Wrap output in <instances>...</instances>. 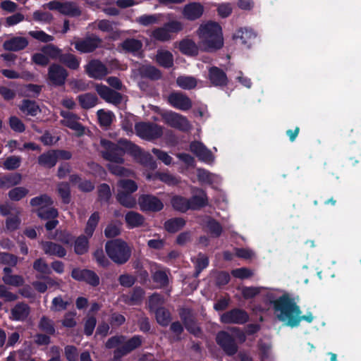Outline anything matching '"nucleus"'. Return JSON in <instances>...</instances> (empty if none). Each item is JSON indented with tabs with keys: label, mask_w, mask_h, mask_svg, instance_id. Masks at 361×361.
I'll return each mask as SVG.
<instances>
[{
	"label": "nucleus",
	"mask_w": 361,
	"mask_h": 361,
	"mask_svg": "<svg viewBox=\"0 0 361 361\" xmlns=\"http://www.w3.org/2000/svg\"><path fill=\"white\" fill-rule=\"evenodd\" d=\"M271 304L276 317L290 327L298 326L302 320L312 322L314 319L311 312L302 316L299 306L288 295H283L271 301Z\"/></svg>",
	"instance_id": "f257e3e1"
},
{
	"label": "nucleus",
	"mask_w": 361,
	"mask_h": 361,
	"mask_svg": "<svg viewBox=\"0 0 361 361\" xmlns=\"http://www.w3.org/2000/svg\"><path fill=\"white\" fill-rule=\"evenodd\" d=\"M199 46L206 51H214L224 45L221 26L215 22H207L200 25L196 31Z\"/></svg>",
	"instance_id": "f03ea898"
},
{
	"label": "nucleus",
	"mask_w": 361,
	"mask_h": 361,
	"mask_svg": "<svg viewBox=\"0 0 361 361\" xmlns=\"http://www.w3.org/2000/svg\"><path fill=\"white\" fill-rule=\"evenodd\" d=\"M100 144L104 148L102 151V157L110 162L107 164V168L112 174L124 177L133 176V171L116 164H123L124 162L123 158L124 150L123 148L105 139H102Z\"/></svg>",
	"instance_id": "7ed1b4c3"
},
{
	"label": "nucleus",
	"mask_w": 361,
	"mask_h": 361,
	"mask_svg": "<svg viewBox=\"0 0 361 361\" xmlns=\"http://www.w3.org/2000/svg\"><path fill=\"white\" fill-rule=\"evenodd\" d=\"M105 250L109 257L118 264H125L131 256V248L121 239L108 241Z\"/></svg>",
	"instance_id": "20e7f679"
},
{
	"label": "nucleus",
	"mask_w": 361,
	"mask_h": 361,
	"mask_svg": "<svg viewBox=\"0 0 361 361\" xmlns=\"http://www.w3.org/2000/svg\"><path fill=\"white\" fill-rule=\"evenodd\" d=\"M183 29L182 22L173 20L165 23L163 26L154 28L150 32V37L156 41L165 42L171 40L173 33H178Z\"/></svg>",
	"instance_id": "39448f33"
},
{
	"label": "nucleus",
	"mask_w": 361,
	"mask_h": 361,
	"mask_svg": "<svg viewBox=\"0 0 361 361\" xmlns=\"http://www.w3.org/2000/svg\"><path fill=\"white\" fill-rule=\"evenodd\" d=\"M135 130L140 137L146 140H156L163 135V128L154 123H137L135 126Z\"/></svg>",
	"instance_id": "423d86ee"
},
{
	"label": "nucleus",
	"mask_w": 361,
	"mask_h": 361,
	"mask_svg": "<svg viewBox=\"0 0 361 361\" xmlns=\"http://www.w3.org/2000/svg\"><path fill=\"white\" fill-rule=\"evenodd\" d=\"M50 10H56L61 13L71 17L79 16L81 14L80 8L73 2L52 1L46 4Z\"/></svg>",
	"instance_id": "0eeeda50"
},
{
	"label": "nucleus",
	"mask_w": 361,
	"mask_h": 361,
	"mask_svg": "<svg viewBox=\"0 0 361 361\" xmlns=\"http://www.w3.org/2000/svg\"><path fill=\"white\" fill-rule=\"evenodd\" d=\"M164 122L170 126L182 131H188L192 126L186 117L177 113L169 112L164 114Z\"/></svg>",
	"instance_id": "6e6552de"
},
{
	"label": "nucleus",
	"mask_w": 361,
	"mask_h": 361,
	"mask_svg": "<svg viewBox=\"0 0 361 361\" xmlns=\"http://www.w3.org/2000/svg\"><path fill=\"white\" fill-rule=\"evenodd\" d=\"M248 319L247 313L238 308L228 311L221 316V322L224 324H243L247 322Z\"/></svg>",
	"instance_id": "1a4fd4ad"
},
{
	"label": "nucleus",
	"mask_w": 361,
	"mask_h": 361,
	"mask_svg": "<svg viewBox=\"0 0 361 361\" xmlns=\"http://www.w3.org/2000/svg\"><path fill=\"white\" fill-rule=\"evenodd\" d=\"M140 208L142 211L159 212L164 207L162 202L152 195H142L138 198Z\"/></svg>",
	"instance_id": "9d476101"
},
{
	"label": "nucleus",
	"mask_w": 361,
	"mask_h": 361,
	"mask_svg": "<svg viewBox=\"0 0 361 361\" xmlns=\"http://www.w3.org/2000/svg\"><path fill=\"white\" fill-rule=\"evenodd\" d=\"M71 276L76 281H85L92 286L99 284V278L95 272L89 269H73Z\"/></svg>",
	"instance_id": "9b49d317"
},
{
	"label": "nucleus",
	"mask_w": 361,
	"mask_h": 361,
	"mask_svg": "<svg viewBox=\"0 0 361 361\" xmlns=\"http://www.w3.org/2000/svg\"><path fill=\"white\" fill-rule=\"evenodd\" d=\"M68 73L62 66L53 63L48 69V79L56 86H61L65 83Z\"/></svg>",
	"instance_id": "f8f14e48"
},
{
	"label": "nucleus",
	"mask_w": 361,
	"mask_h": 361,
	"mask_svg": "<svg viewBox=\"0 0 361 361\" xmlns=\"http://www.w3.org/2000/svg\"><path fill=\"white\" fill-rule=\"evenodd\" d=\"M168 102L173 107L183 111L188 110L192 107L190 99L179 92L171 93L168 97Z\"/></svg>",
	"instance_id": "ddd939ff"
},
{
	"label": "nucleus",
	"mask_w": 361,
	"mask_h": 361,
	"mask_svg": "<svg viewBox=\"0 0 361 361\" xmlns=\"http://www.w3.org/2000/svg\"><path fill=\"white\" fill-rule=\"evenodd\" d=\"M216 340L226 354L231 355L237 352V345L234 339L228 333L225 331L219 332Z\"/></svg>",
	"instance_id": "4468645a"
},
{
	"label": "nucleus",
	"mask_w": 361,
	"mask_h": 361,
	"mask_svg": "<svg viewBox=\"0 0 361 361\" xmlns=\"http://www.w3.org/2000/svg\"><path fill=\"white\" fill-rule=\"evenodd\" d=\"M30 314V306L23 302L16 303L10 311L9 319L12 321L23 322Z\"/></svg>",
	"instance_id": "2eb2a0df"
},
{
	"label": "nucleus",
	"mask_w": 361,
	"mask_h": 361,
	"mask_svg": "<svg viewBox=\"0 0 361 361\" xmlns=\"http://www.w3.org/2000/svg\"><path fill=\"white\" fill-rule=\"evenodd\" d=\"M102 39L97 37H88L75 42V48L81 53L92 52L101 44Z\"/></svg>",
	"instance_id": "dca6fc26"
},
{
	"label": "nucleus",
	"mask_w": 361,
	"mask_h": 361,
	"mask_svg": "<svg viewBox=\"0 0 361 361\" xmlns=\"http://www.w3.org/2000/svg\"><path fill=\"white\" fill-rule=\"evenodd\" d=\"M190 150L193 152L200 160L212 164L214 161V157L211 152L202 142H193L190 144Z\"/></svg>",
	"instance_id": "f3484780"
},
{
	"label": "nucleus",
	"mask_w": 361,
	"mask_h": 361,
	"mask_svg": "<svg viewBox=\"0 0 361 361\" xmlns=\"http://www.w3.org/2000/svg\"><path fill=\"white\" fill-rule=\"evenodd\" d=\"M95 90L98 94L107 102L118 104L121 102V94L114 90H111L106 85L97 84L95 85Z\"/></svg>",
	"instance_id": "a211bd4d"
},
{
	"label": "nucleus",
	"mask_w": 361,
	"mask_h": 361,
	"mask_svg": "<svg viewBox=\"0 0 361 361\" xmlns=\"http://www.w3.org/2000/svg\"><path fill=\"white\" fill-rule=\"evenodd\" d=\"M86 71L90 77L94 79H102L108 73L105 65L98 60L91 61L86 66Z\"/></svg>",
	"instance_id": "6ab92c4d"
},
{
	"label": "nucleus",
	"mask_w": 361,
	"mask_h": 361,
	"mask_svg": "<svg viewBox=\"0 0 361 361\" xmlns=\"http://www.w3.org/2000/svg\"><path fill=\"white\" fill-rule=\"evenodd\" d=\"M204 12V6L197 2L186 4L183 9V16L189 20H195L200 18Z\"/></svg>",
	"instance_id": "aec40b11"
},
{
	"label": "nucleus",
	"mask_w": 361,
	"mask_h": 361,
	"mask_svg": "<svg viewBox=\"0 0 361 361\" xmlns=\"http://www.w3.org/2000/svg\"><path fill=\"white\" fill-rule=\"evenodd\" d=\"M141 343V338L138 336H133L126 342L124 341L123 345L115 350L114 358L118 359L121 357L129 353L134 349L139 347Z\"/></svg>",
	"instance_id": "412c9836"
},
{
	"label": "nucleus",
	"mask_w": 361,
	"mask_h": 361,
	"mask_svg": "<svg viewBox=\"0 0 361 361\" xmlns=\"http://www.w3.org/2000/svg\"><path fill=\"white\" fill-rule=\"evenodd\" d=\"M61 115L63 117L61 123L80 134H82L84 131L83 127L79 123L78 118L76 115L69 111H61Z\"/></svg>",
	"instance_id": "4be33fe9"
},
{
	"label": "nucleus",
	"mask_w": 361,
	"mask_h": 361,
	"mask_svg": "<svg viewBox=\"0 0 361 361\" xmlns=\"http://www.w3.org/2000/svg\"><path fill=\"white\" fill-rule=\"evenodd\" d=\"M28 45V40L23 37H13L6 40L3 44L5 50L18 51L25 49Z\"/></svg>",
	"instance_id": "5701e85b"
},
{
	"label": "nucleus",
	"mask_w": 361,
	"mask_h": 361,
	"mask_svg": "<svg viewBox=\"0 0 361 361\" xmlns=\"http://www.w3.org/2000/svg\"><path fill=\"white\" fill-rule=\"evenodd\" d=\"M209 79L215 86H224L228 82L226 73L218 67H211L209 69Z\"/></svg>",
	"instance_id": "b1692460"
},
{
	"label": "nucleus",
	"mask_w": 361,
	"mask_h": 361,
	"mask_svg": "<svg viewBox=\"0 0 361 361\" xmlns=\"http://www.w3.org/2000/svg\"><path fill=\"white\" fill-rule=\"evenodd\" d=\"M132 149L138 161L142 164L149 167L151 169H154L157 167L156 162L149 152L142 151L137 146L133 145Z\"/></svg>",
	"instance_id": "393cba45"
},
{
	"label": "nucleus",
	"mask_w": 361,
	"mask_h": 361,
	"mask_svg": "<svg viewBox=\"0 0 361 361\" xmlns=\"http://www.w3.org/2000/svg\"><path fill=\"white\" fill-rule=\"evenodd\" d=\"M189 202L191 209H199L207 204V195L202 190L196 189Z\"/></svg>",
	"instance_id": "a878e982"
},
{
	"label": "nucleus",
	"mask_w": 361,
	"mask_h": 361,
	"mask_svg": "<svg viewBox=\"0 0 361 361\" xmlns=\"http://www.w3.org/2000/svg\"><path fill=\"white\" fill-rule=\"evenodd\" d=\"M255 36V34L252 30L240 28L237 30L233 37L236 40H239L242 44L250 47Z\"/></svg>",
	"instance_id": "bb28decb"
},
{
	"label": "nucleus",
	"mask_w": 361,
	"mask_h": 361,
	"mask_svg": "<svg viewBox=\"0 0 361 361\" xmlns=\"http://www.w3.org/2000/svg\"><path fill=\"white\" fill-rule=\"evenodd\" d=\"M22 181V175L18 173L0 176V188L8 189L19 185Z\"/></svg>",
	"instance_id": "cd10ccee"
},
{
	"label": "nucleus",
	"mask_w": 361,
	"mask_h": 361,
	"mask_svg": "<svg viewBox=\"0 0 361 361\" xmlns=\"http://www.w3.org/2000/svg\"><path fill=\"white\" fill-rule=\"evenodd\" d=\"M53 200L47 194L40 195L30 200V205L36 207L38 212L53 204Z\"/></svg>",
	"instance_id": "c85d7f7f"
},
{
	"label": "nucleus",
	"mask_w": 361,
	"mask_h": 361,
	"mask_svg": "<svg viewBox=\"0 0 361 361\" xmlns=\"http://www.w3.org/2000/svg\"><path fill=\"white\" fill-rule=\"evenodd\" d=\"M2 281L5 284L15 287L20 286L24 283V279L20 275L11 274V269L9 267H5L4 269Z\"/></svg>",
	"instance_id": "c756f323"
},
{
	"label": "nucleus",
	"mask_w": 361,
	"mask_h": 361,
	"mask_svg": "<svg viewBox=\"0 0 361 361\" xmlns=\"http://www.w3.org/2000/svg\"><path fill=\"white\" fill-rule=\"evenodd\" d=\"M155 59L157 63L164 68H171L173 65V56L168 50L158 49Z\"/></svg>",
	"instance_id": "7c9ffc66"
},
{
	"label": "nucleus",
	"mask_w": 361,
	"mask_h": 361,
	"mask_svg": "<svg viewBox=\"0 0 361 361\" xmlns=\"http://www.w3.org/2000/svg\"><path fill=\"white\" fill-rule=\"evenodd\" d=\"M37 161L38 164L44 168L51 169L54 167L58 161L55 150H49L42 154L38 157Z\"/></svg>",
	"instance_id": "2f4dec72"
},
{
	"label": "nucleus",
	"mask_w": 361,
	"mask_h": 361,
	"mask_svg": "<svg viewBox=\"0 0 361 361\" xmlns=\"http://www.w3.org/2000/svg\"><path fill=\"white\" fill-rule=\"evenodd\" d=\"M46 234L49 238L56 239L66 244L72 242V237L69 234L59 231L57 227H46Z\"/></svg>",
	"instance_id": "473e14b6"
},
{
	"label": "nucleus",
	"mask_w": 361,
	"mask_h": 361,
	"mask_svg": "<svg viewBox=\"0 0 361 361\" xmlns=\"http://www.w3.org/2000/svg\"><path fill=\"white\" fill-rule=\"evenodd\" d=\"M20 110L26 116H35L41 112L39 105L34 101L24 99L19 106Z\"/></svg>",
	"instance_id": "72a5a7b5"
},
{
	"label": "nucleus",
	"mask_w": 361,
	"mask_h": 361,
	"mask_svg": "<svg viewBox=\"0 0 361 361\" xmlns=\"http://www.w3.org/2000/svg\"><path fill=\"white\" fill-rule=\"evenodd\" d=\"M178 49L183 54L188 56L197 55L198 53V46L190 39L181 40L178 44Z\"/></svg>",
	"instance_id": "f704fd0d"
},
{
	"label": "nucleus",
	"mask_w": 361,
	"mask_h": 361,
	"mask_svg": "<svg viewBox=\"0 0 361 361\" xmlns=\"http://www.w3.org/2000/svg\"><path fill=\"white\" fill-rule=\"evenodd\" d=\"M181 318L184 321L185 328L195 335H197L200 329L194 321V319L188 310H183L180 313Z\"/></svg>",
	"instance_id": "c9c22d12"
},
{
	"label": "nucleus",
	"mask_w": 361,
	"mask_h": 361,
	"mask_svg": "<svg viewBox=\"0 0 361 361\" xmlns=\"http://www.w3.org/2000/svg\"><path fill=\"white\" fill-rule=\"evenodd\" d=\"M42 249L46 254L49 255H55L59 257H63L66 254V251L63 247L59 245L51 242L43 243Z\"/></svg>",
	"instance_id": "e433bc0d"
},
{
	"label": "nucleus",
	"mask_w": 361,
	"mask_h": 361,
	"mask_svg": "<svg viewBox=\"0 0 361 361\" xmlns=\"http://www.w3.org/2000/svg\"><path fill=\"white\" fill-rule=\"evenodd\" d=\"M116 199L121 204L128 208H132L136 205V200L132 193L117 190Z\"/></svg>",
	"instance_id": "4c0bfd02"
},
{
	"label": "nucleus",
	"mask_w": 361,
	"mask_h": 361,
	"mask_svg": "<svg viewBox=\"0 0 361 361\" xmlns=\"http://www.w3.org/2000/svg\"><path fill=\"white\" fill-rule=\"evenodd\" d=\"M178 86L184 90H191L197 86V80L189 75H180L176 79Z\"/></svg>",
	"instance_id": "58836bf2"
},
{
	"label": "nucleus",
	"mask_w": 361,
	"mask_h": 361,
	"mask_svg": "<svg viewBox=\"0 0 361 361\" xmlns=\"http://www.w3.org/2000/svg\"><path fill=\"white\" fill-rule=\"evenodd\" d=\"M78 102L84 109H90L94 107L98 101L97 96L92 93H85L78 97Z\"/></svg>",
	"instance_id": "ea45409f"
},
{
	"label": "nucleus",
	"mask_w": 361,
	"mask_h": 361,
	"mask_svg": "<svg viewBox=\"0 0 361 361\" xmlns=\"http://www.w3.org/2000/svg\"><path fill=\"white\" fill-rule=\"evenodd\" d=\"M56 190L59 196L64 204H68L71 202V188L68 183L61 182L56 185Z\"/></svg>",
	"instance_id": "a19ab883"
},
{
	"label": "nucleus",
	"mask_w": 361,
	"mask_h": 361,
	"mask_svg": "<svg viewBox=\"0 0 361 361\" xmlns=\"http://www.w3.org/2000/svg\"><path fill=\"white\" fill-rule=\"evenodd\" d=\"M115 23L107 20H96L89 25L88 27L90 30L99 29L104 32H111L114 30Z\"/></svg>",
	"instance_id": "79ce46f5"
},
{
	"label": "nucleus",
	"mask_w": 361,
	"mask_h": 361,
	"mask_svg": "<svg viewBox=\"0 0 361 361\" xmlns=\"http://www.w3.org/2000/svg\"><path fill=\"white\" fill-rule=\"evenodd\" d=\"M138 188L137 183L130 179H121L117 183V190L125 192L133 193Z\"/></svg>",
	"instance_id": "37998d69"
},
{
	"label": "nucleus",
	"mask_w": 361,
	"mask_h": 361,
	"mask_svg": "<svg viewBox=\"0 0 361 361\" xmlns=\"http://www.w3.org/2000/svg\"><path fill=\"white\" fill-rule=\"evenodd\" d=\"M39 329L48 334H55V327L53 320L46 316H42L38 324Z\"/></svg>",
	"instance_id": "c03bdc74"
},
{
	"label": "nucleus",
	"mask_w": 361,
	"mask_h": 361,
	"mask_svg": "<svg viewBox=\"0 0 361 361\" xmlns=\"http://www.w3.org/2000/svg\"><path fill=\"white\" fill-rule=\"evenodd\" d=\"M70 180L73 183L78 184V188L83 192H90L94 188V185L92 182L87 180H82L77 175L71 176Z\"/></svg>",
	"instance_id": "a18cd8bd"
},
{
	"label": "nucleus",
	"mask_w": 361,
	"mask_h": 361,
	"mask_svg": "<svg viewBox=\"0 0 361 361\" xmlns=\"http://www.w3.org/2000/svg\"><path fill=\"white\" fill-rule=\"evenodd\" d=\"M29 193V190L25 187H16L8 192V196L12 201H20Z\"/></svg>",
	"instance_id": "49530a36"
},
{
	"label": "nucleus",
	"mask_w": 361,
	"mask_h": 361,
	"mask_svg": "<svg viewBox=\"0 0 361 361\" xmlns=\"http://www.w3.org/2000/svg\"><path fill=\"white\" fill-rule=\"evenodd\" d=\"M192 261L195 267V276H197L209 264L207 257L202 254H199L197 257H194Z\"/></svg>",
	"instance_id": "de8ad7c7"
},
{
	"label": "nucleus",
	"mask_w": 361,
	"mask_h": 361,
	"mask_svg": "<svg viewBox=\"0 0 361 361\" xmlns=\"http://www.w3.org/2000/svg\"><path fill=\"white\" fill-rule=\"evenodd\" d=\"M147 179H159L168 185H176L178 183V180L171 174L167 173H157L153 176L147 175Z\"/></svg>",
	"instance_id": "09e8293b"
},
{
	"label": "nucleus",
	"mask_w": 361,
	"mask_h": 361,
	"mask_svg": "<svg viewBox=\"0 0 361 361\" xmlns=\"http://www.w3.org/2000/svg\"><path fill=\"white\" fill-rule=\"evenodd\" d=\"M140 72L143 77L149 78L152 80H157L161 78L160 71L152 66H142L140 68Z\"/></svg>",
	"instance_id": "8fccbe9b"
},
{
	"label": "nucleus",
	"mask_w": 361,
	"mask_h": 361,
	"mask_svg": "<svg viewBox=\"0 0 361 361\" xmlns=\"http://www.w3.org/2000/svg\"><path fill=\"white\" fill-rule=\"evenodd\" d=\"M173 207L180 212H186L190 209L189 200L183 197L176 196L171 200Z\"/></svg>",
	"instance_id": "3c124183"
},
{
	"label": "nucleus",
	"mask_w": 361,
	"mask_h": 361,
	"mask_svg": "<svg viewBox=\"0 0 361 361\" xmlns=\"http://www.w3.org/2000/svg\"><path fill=\"white\" fill-rule=\"evenodd\" d=\"M126 222L129 226H140L144 224L143 216L135 212H129L125 216Z\"/></svg>",
	"instance_id": "603ef678"
},
{
	"label": "nucleus",
	"mask_w": 361,
	"mask_h": 361,
	"mask_svg": "<svg viewBox=\"0 0 361 361\" xmlns=\"http://www.w3.org/2000/svg\"><path fill=\"white\" fill-rule=\"evenodd\" d=\"M122 47L129 52L134 53L142 49V43L141 41L136 39H127L122 43Z\"/></svg>",
	"instance_id": "864d4df0"
},
{
	"label": "nucleus",
	"mask_w": 361,
	"mask_h": 361,
	"mask_svg": "<svg viewBox=\"0 0 361 361\" xmlns=\"http://www.w3.org/2000/svg\"><path fill=\"white\" fill-rule=\"evenodd\" d=\"M160 14L142 15L136 19V22L143 26H149L159 23Z\"/></svg>",
	"instance_id": "5fc2aeb1"
},
{
	"label": "nucleus",
	"mask_w": 361,
	"mask_h": 361,
	"mask_svg": "<svg viewBox=\"0 0 361 361\" xmlns=\"http://www.w3.org/2000/svg\"><path fill=\"white\" fill-rule=\"evenodd\" d=\"M97 116L101 126L107 127L112 123L114 115L111 111L100 109L97 111Z\"/></svg>",
	"instance_id": "6e6d98bb"
},
{
	"label": "nucleus",
	"mask_w": 361,
	"mask_h": 361,
	"mask_svg": "<svg viewBox=\"0 0 361 361\" xmlns=\"http://www.w3.org/2000/svg\"><path fill=\"white\" fill-rule=\"evenodd\" d=\"M60 61L67 66L69 68L77 69L79 67L80 61L71 54H62L60 56Z\"/></svg>",
	"instance_id": "4d7b16f0"
},
{
	"label": "nucleus",
	"mask_w": 361,
	"mask_h": 361,
	"mask_svg": "<svg viewBox=\"0 0 361 361\" xmlns=\"http://www.w3.org/2000/svg\"><path fill=\"white\" fill-rule=\"evenodd\" d=\"M197 176L199 180L206 183H212L218 180L216 175L211 173L208 171L202 169H197Z\"/></svg>",
	"instance_id": "13d9d810"
},
{
	"label": "nucleus",
	"mask_w": 361,
	"mask_h": 361,
	"mask_svg": "<svg viewBox=\"0 0 361 361\" xmlns=\"http://www.w3.org/2000/svg\"><path fill=\"white\" fill-rule=\"evenodd\" d=\"M42 51L44 53L49 59H55L57 58L60 59V56L62 55L61 49L53 44H48L43 47Z\"/></svg>",
	"instance_id": "bf43d9fd"
},
{
	"label": "nucleus",
	"mask_w": 361,
	"mask_h": 361,
	"mask_svg": "<svg viewBox=\"0 0 361 361\" xmlns=\"http://www.w3.org/2000/svg\"><path fill=\"white\" fill-rule=\"evenodd\" d=\"M21 164V158L19 156H10L6 159L3 166L6 170H15Z\"/></svg>",
	"instance_id": "052dcab7"
},
{
	"label": "nucleus",
	"mask_w": 361,
	"mask_h": 361,
	"mask_svg": "<svg viewBox=\"0 0 361 361\" xmlns=\"http://www.w3.org/2000/svg\"><path fill=\"white\" fill-rule=\"evenodd\" d=\"M75 252L78 255H82L88 250V241L86 237L80 236L75 241Z\"/></svg>",
	"instance_id": "680f3d73"
},
{
	"label": "nucleus",
	"mask_w": 361,
	"mask_h": 361,
	"mask_svg": "<svg viewBox=\"0 0 361 361\" xmlns=\"http://www.w3.org/2000/svg\"><path fill=\"white\" fill-rule=\"evenodd\" d=\"M156 319L161 325L167 326L170 322V314L164 308H159L156 311Z\"/></svg>",
	"instance_id": "e2e57ef3"
},
{
	"label": "nucleus",
	"mask_w": 361,
	"mask_h": 361,
	"mask_svg": "<svg viewBox=\"0 0 361 361\" xmlns=\"http://www.w3.org/2000/svg\"><path fill=\"white\" fill-rule=\"evenodd\" d=\"M0 298L5 302H13L18 299V295L9 290L4 285H0Z\"/></svg>",
	"instance_id": "0e129e2a"
},
{
	"label": "nucleus",
	"mask_w": 361,
	"mask_h": 361,
	"mask_svg": "<svg viewBox=\"0 0 361 361\" xmlns=\"http://www.w3.org/2000/svg\"><path fill=\"white\" fill-rule=\"evenodd\" d=\"M10 128L15 132L23 133L25 130V124L17 116H11L9 118Z\"/></svg>",
	"instance_id": "69168bd1"
},
{
	"label": "nucleus",
	"mask_w": 361,
	"mask_h": 361,
	"mask_svg": "<svg viewBox=\"0 0 361 361\" xmlns=\"http://www.w3.org/2000/svg\"><path fill=\"white\" fill-rule=\"evenodd\" d=\"M29 35L32 37L33 38L42 42H49L54 40V37L51 35H47L44 31L37 30V31H30L28 32Z\"/></svg>",
	"instance_id": "338daca9"
},
{
	"label": "nucleus",
	"mask_w": 361,
	"mask_h": 361,
	"mask_svg": "<svg viewBox=\"0 0 361 361\" xmlns=\"http://www.w3.org/2000/svg\"><path fill=\"white\" fill-rule=\"evenodd\" d=\"M64 354L68 361H77L78 352L76 347L73 345H66L64 348Z\"/></svg>",
	"instance_id": "774afa93"
}]
</instances>
